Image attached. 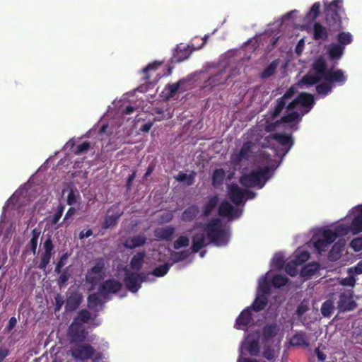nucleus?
<instances>
[{
	"mask_svg": "<svg viewBox=\"0 0 362 362\" xmlns=\"http://www.w3.org/2000/svg\"><path fill=\"white\" fill-rule=\"evenodd\" d=\"M228 194L235 205L245 203L247 199H253L256 196L255 192L243 189L237 184H232L228 187Z\"/></svg>",
	"mask_w": 362,
	"mask_h": 362,
	"instance_id": "f8f14e48",
	"label": "nucleus"
},
{
	"mask_svg": "<svg viewBox=\"0 0 362 362\" xmlns=\"http://www.w3.org/2000/svg\"><path fill=\"white\" fill-rule=\"evenodd\" d=\"M341 284L344 286H353L355 284V279L353 277L344 278L341 280Z\"/></svg>",
	"mask_w": 362,
	"mask_h": 362,
	"instance_id": "4d7b16f0",
	"label": "nucleus"
},
{
	"mask_svg": "<svg viewBox=\"0 0 362 362\" xmlns=\"http://www.w3.org/2000/svg\"><path fill=\"white\" fill-rule=\"evenodd\" d=\"M310 257V254L308 251L298 248L294 253L293 259H292L296 264L300 265L306 262Z\"/></svg>",
	"mask_w": 362,
	"mask_h": 362,
	"instance_id": "c85d7f7f",
	"label": "nucleus"
},
{
	"mask_svg": "<svg viewBox=\"0 0 362 362\" xmlns=\"http://www.w3.org/2000/svg\"><path fill=\"white\" fill-rule=\"evenodd\" d=\"M71 356L77 360L86 361L93 358L94 362H99L103 358V354L95 352V349L88 344H78L71 349Z\"/></svg>",
	"mask_w": 362,
	"mask_h": 362,
	"instance_id": "9d476101",
	"label": "nucleus"
},
{
	"mask_svg": "<svg viewBox=\"0 0 362 362\" xmlns=\"http://www.w3.org/2000/svg\"><path fill=\"white\" fill-rule=\"evenodd\" d=\"M69 336L72 341H81L86 338L83 325L75 319L69 326Z\"/></svg>",
	"mask_w": 362,
	"mask_h": 362,
	"instance_id": "dca6fc26",
	"label": "nucleus"
},
{
	"mask_svg": "<svg viewBox=\"0 0 362 362\" xmlns=\"http://www.w3.org/2000/svg\"><path fill=\"white\" fill-rule=\"evenodd\" d=\"M277 67V62H272L262 72L261 77L262 78H267L272 76Z\"/></svg>",
	"mask_w": 362,
	"mask_h": 362,
	"instance_id": "c03bdc74",
	"label": "nucleus"
},
{
	"mask_svg": "<svg viewBox=\"0 0 362 362\" xmlns=\"http://www.w3.org/2000/svg\"><path fill=\"white\" fill-rule=\"evenodd\" d=\"M76 211V210L75 208L71 207L66 212L64 216V220L69 219L70 217H71L75 214Z\"/></svg>",
	"mask_w": 362,
	"mask_h": 362,
	"instance_id": "338daca9",
	"label": "nucleus"
},
{
	"mask_svg": "<svg viewBox=\"0 0 362 362\" xmlns=\"http://www.w3.org/2000/svg\"><path fill=\"white\" fill-rule=\"evenodd\" d=\"M43 248L45 252L41 257V261L38 266V267L41 269H45L51 259L53 245L50 238L47 239L44 242Z\"/></svg>",
	"mask_w": 362,
	"mask_h": 362,
	"instance_id": "a211bd4d",
	"label": "nucleus"
},
{
	"mask_svg": "<svg viewBox=\"0 0 362 362\" xmlns=\"http://www.w3.org/2000/svg\"><path fill=\"white\" fill-rule=\"evenodd\" d=\"M279 327L276 324L267 325L263 329V337L266 341H269L272 338L276 335L279 332Z\"/></svg>",
	"mask_w": 362,
	"mask_h": 362,
	"instance_id": "c756f323",
	"label": "nucleus"
},
{
	"mask_svg": "<svg viewBox=\"0 0 362 362\" xmlns=\"http://www.w3.org/2000/svg\"><path fill=\"white\" fill-rule=\"evenodd\" d=\"M160 65L159 63L154 62L153 64H148L147 66L143 69L144 73H146L147 71L150 70L155 69L156 67H158Z\"/></svg>",
	"mask_w": 362,
	"mask_h": 362,
	"instance_id": "052dcab7",
	"label": "nucleus"
},
{
	"mask_svg": "<svg viewBox=\"0 0 362 362\" xmlns=\"http://www.w3.org/2000/svg\"><path fill=\"white\" fill-rule=\"evenodd\" d=\"M344 47L341 45L331 44L327 49L329 57L332 59H339L343 54Z\"/></svg>",
	"mask_w": 362,
	"mask_h": 362,
	"instance_id": "a878e982",
	"label": "nucleus"
},
{
	"mask_svg": "<svg viewBox=\"0 0 362 362\" xmlns=\"http://www.w3.org/2000/svg\"><path fill=\"white\" fill-rule=\"evenodd\" d=\"M8 355V350L7 349L3 348L0 349V362H2L3 360Z\"/></svg>",
	"mask_w": 362,
	"mask_h": 362,
	"instance_id": "0e129e2a",
	"label": "nucleus"
},
{
	"mask_svg": "<svg viewBox=\"0 0 362 362\" xmlns=\"http://www.w3.org/2000/svg\"><path fill=\"white\" fill-rule=\"evenodd\" d=\"M92 234H93V232L90 229L87 230L86 232L83 230L79 233V238L83 239L85 238H88L90 235H92Z\"/></svg>",
	"mask_w": 362,
	"mask_h": 362,
	"instance_id": "e2e57ef3",
	"label": "nucleus"
},
{
	"mask_svg": "<svg viewBox=\"0 0 362 362\" xmlns=\"http://www.w3.org/2000/svg\"><path fill=\"white\" fill-rule=\"evenodd\" d=\"M350 246L356 252L362 250V238H354L350 243Z\"/></svg>",
	"mask_w": 362,
	"mask_h": 362,
	"instance_id": "603ef678",
	"label": "nucleus"
},
{
	"mask_svg": "<svg viewBox=\"0 0 362 362\" xmlns=\"http://www.w3.org/2000/svg\"><path fill=\"white\" fill-rule=\"evenodd\" d=\"M156 112L158 114L156 116L158 120H161L164 118H170L171 117L169 113L167 114V116L164 115L163 111L159 109H156Z\"/></svg>",
	"mask_w": 362,
	"mask_h": 362,
	"instance_id": "bf43d9fd",
	"label": "nucleus"
},
{
	"mask_svg": "<svg viewBox=\"0 0 362 362\" xmlns=\"http://www.w3.org/2000/svg\"><path fill=\"white\" fill-rule=\"evenodd\" d=\"M291 344L292 346L308 347L309 346L308 338L305 333H296L291 339Z\"/></svg>",
	"mask_w": 362,
	"mask_h": 362,
	"instance_id": "393cba45",
	"label": "nucleus"
},
{
	"mask_svg": "<svg viewBox=\"0 0 362 362\" xmlns=\"http://www.w3.org/2000/svg\"><path fill=\"white\" fill-rule=\"evenodd\" d=\"M288 278L283 275H276L272 279V284L276 288H280L286 284Z\"/></svg>",
	"mask_w": 362,
	"mask_h": 362,
	"instance_id": "49530a36",
	"label": "nucleus"
},
{
	"mask_svg": "<svg viewBox=\"0 0 362 362\" xmlns=\"http://www.w3.org/2000/svg\"><path fill=\"white\" fill-rule=\"evenodd\" d=\"M183 83L182 81H179L177 83L168 84L166 86L167 97L172 98L175 95V94L180 90V86Z\"/></svg>",
	"mask_w": 362,
	"mask_h": 362,
	"instance_id": "ea45409f",
	"label": "nucleus"
},
{
	"mask_svg": "<svg viewBox=\"0 0 362 362\" xmlns=\"http://www.w3.org/2000/svg\"><path fill=\"white\" fill-rule=\"evenodd\" d=\"M189 238L186 236H180L175 243V249H179L182 247H186L189 245Z\"/></svg>",
	"mask_w": 362,
	"mask_h": 362,
	"instance_id": "3c124183",
	"label": "nucleus"
},
{
	"mask_svg": "<svg viewBox=\"0 0 362 362\" xmlns=\"http://www.w3.org/2000/svg\"><path fill=\"white\" fill-rule=\"evenodd\" d=\"M64 206L62 205H60L58 207L57 211L56 214L52 216L51 223L52 224H57L61 217L62 216L63 212H64Z\"/></svg>",
	"mask_w": 362,
	"mask_h": 362,
	"instance_id": "864d4df0",
	"label": "nucleus"
},
{
	"mask_svg": "<svg viewBox=\"0 0 362 362\" xmlns=\"http://www.w3.org/2000/svg\"><path fill=\"white\" fill-rule=\"evenodd\" d=\"M308 310V306L305 303H301L296 310L298 315L301 316Z\"/></svg>",
	"mask_w": 362,
	"mask_h": 362,
	"instance_id": "6e6d98bb",
	"label": "nucleus"
},
{
	"mask_svg": "<svg viewBox=\"0 0 362 362\" xmlns=\"http://www.w3.org/2000/svg\"><path fill=\"white\" fill-rule=\"evenodd\" d=\"M110 213L111 211L110 210L105 218V221L103 223L104 228H109L115 226L117 224L119 218L122 214L121 211H117L115 214Z\"/></svg>",
	"mask_w": 362,
	"mask_h": 362,
	"instance_id": "bb28decb",
	"label": "nucleus"
},
{
	"mask_svg": "<svg viewBox=\"0 0 362 362\" xmlns=\"http://www.w3.org/2000/svg\"><path fill=\"white\" fill-rule=\"evenodd\" d=\"M263 356L268 360H272L274 358V352L270 349H267L263 352Z\"/></svg>",
	"mask_w": 362,
	"mask_h": 362,
	"instance_id": "13d9d810",
	"label": "nucleus"
},
{
	"mask_svg": "<svg viewBox=\"0 0 362 362\" xmlns=\"http://www.w3.org/2000/svg\"><path fill=\"white\" fill-rule=\"evenodd\" d=\"M145 257V252H138L134 257H132L131 262H130V267L132 269L139 271L144 262V258Z\"/></svg>",
	"mask_w": 362,
	"mask_h": 362,
	"instance_id": "2f4dec72",
	"label": "nucleus"
},
{
	"mask_svg": "<svg viewBox=\"0 0 362 362\" xmlns=\"http://www.w3.org/2000/svg\"><path fill=\"white\" fill-rule=\"evenodd\" d=\"M40 235V230L36 228L32 230L31 238L25 247L26 252L30 250L34 255H35Z\"/></svg>",
	"mask_w": 362,
	"mask_h": 362,
	"instance_id": "5701e85b",
	"label": "nucleus"
},
{
	"mask_svg": "<svg viewBox=\"0 0 362 362\" xmlns=\"http://www.w3.org/2000/svg\"><path fill=\"white\" fill-rule=\"evenodd\" d=\"M320 4L319 2L315 3L308 13L306 18L309 21H314L319 15Z\"/></svg>",
	"mask_w": 362,
	"mask_h": 362,
	"instance_id": "a18cd8bd",
	"label": "nucleus"
},
{
	"mask_svg": "<svg viewBox=\"0 0 362 362\" xmlns=\"http://www.w3.org/2000/svg\"><path fill=\"white\" fill-rule=\"evenodd\" d=\"M320 265L317 262L309 263L305 265L300 272V276L303 278L308 279L315 274L319 269Z\"/></svg>",
	"mask_w": 362,
	"mask_h": 362,
	"instance_id": "cd10ccee",
	"label": "nucleus"
},
{
	"mask_svg": "<svg viewBox=\"0 0 362 362\" xmlns=\"http://www.w3.org/2000/svg\"><path fill=\"white\" fill-rule=\"evenodd\" d=\"M122 287V284L115 280L106 281L99 288L98 293H93L88 298V307L97 310L103 303L100 297L107 298L109 294L116 293Z\"/></svg>",
	"mask_w": 362,
	"mask_h": 362,
	"instance_id": "1a4fd4ad",
	"label": "nucleus"
},
{
	"mask_svg": "<svg viewBox=\"0 0 362 362\" xmlns=\"http://www.w3.org/2000/svg\"><path fill=\"white\" fill-rule=\"evenodd\" d=\"M226 173L223 169L214 170L212 176V184L214 186L220 185L224 180Z\"/></svg>",
	"mask_w": 362,
	"mask_h": 362,
	"instance_id": "e433bc0d",
	"label": "nucleus"
},
{
	"mask_svg": "<svg viewBox=\"0 0 362 362\" xmlns=\"http://www.w3.org/2000/svg\"><path fill=\"white\" fill-rule=\"evenodd\" d=\"M334 310V305L332 300L324 302L321 307V313L324 317H330Z\"/></svg>",
	"mask_w": 362,
	"mask_h": 362,
	"instance_id": "4c0bfd02",
	"label": "nucleus"
},
{
	"mask_svg": "<svg viewBox=\"0 0 362 362\" xmlns=\"http://www.w3.org/2000/svg\"><path fill=\"white\" fill-rule=\"evenodd\" d=\"M16 322H17V320H16V317H11L8 321L7 329L11 330L16 326Z\"/></svg>",
	"mask_w": 362,
	"mask_h": 362,
	"instance_id": "680f3d73",
	"label": "nucleus"
},
{
	"mask_svg": "<svg viewBox=\"0 0 362 362\" xmlns=\"http://www.w3.org/2000/svg\"><path fill=\"white\" fill-rule=\"evenodd\" d=\"M294 93L295 88L291 87L281 98L278 99L272 115L275 117L284 110V116L281 121L267 123L265 126V130L267 132L274 130L281 122L293 130L298 129V123L301 120L302 116L311 110L314 100L312 95L305 93H301L293 100Z\"/></svg>",
	"mask_w": 362,
	"mask_h": 362,
	"instance_id": "f03ea898",
	"label": "nucleus"
},
{
	"mask_svg": "<svg viewBox=\"0 0 362 362\" xmlns=\"http://www.w3.org/2000/svg\"><path fill=\"white\" fill-rule=\"evenodd\" d=\"M218 198L217 196H213L209 198L207 202L204 207V214L209 216L214 208L217 206Z\"/></svg>",
	"mask_w": 362,
	"mask_h": 362,
	"instance_id": "72a5a7b5",
	"label": "nucleus"
},
{
	"mask_svg": "<svg viewBox=\"0 0 362 362\" xmlns=\"http://www.w3.org/2000/svg\"><path fill=\"white\" fill-rule=\"evenodd\" d=\"M175 229L171 226L160 228L155 230V236L161 240H170L174 234Z\"/></svg>",
	"mask_w": 362,
	"mask_h": 362,
	"instance_id": "412c9836",
	"label": "nucleus"
},
{
	"mask_svg": "<svg viewBox=\"0 0 362 362\" xmlns=\"http://www.w3.org/2000/svg\"><path fill=\"white\" fill-rule=\"evenodd\" d=\"M342 2L343 0H334L332 3L328 4L327 0L323 1L325 6V20L329 25V30L320 23H315L313 28V35L315 40L325 41L329 34H332V33L340 28V13L342 11Z\"/></svg>",
	"mask_w": 362,
	"mask_h": 362,
	"instance_id": "423d86ee",
	"label": "nucleus"
},
{
	"mask_svg": "<svg viewBox=\"0 0 362 362\" xmlns=\"http://www.w3.org/2000/svg\"><path fill=\"white\" fill-rule=\"evenodd\" d=\"M252 311L257 312L252 308V305L247 308L244 309L240 315L238 317L235 327L237 329H241L242 326H247L249 325L252 319L253 314Z\"/></svg>",
	"mask_w": 362,
	"mask_h": 362,
	"instance_id": "f3484780",
	"label": "nucleus"
},
{
	"mask_svg": "<svg viewBox=\"0 0 362 362\" xmlns=\"http://www.w3.org/2000/svg\"><path fill=\"white\" fill-rule=\"evenodd\" d=\"M297 266L298 265L296 264L293 260L290 261L286 265V273L291 276H296L298 272L296 269Z\"/></svg>",
	"mask_w": 362,
	"mask_h": 362,
	"instance_id": "8fccbe9b",
	"label": "nucleus"
},
{
	"mask_svg": "<svg viewBox=\"0 0 362 362\" xmlns=\"http://www.w3.org/2000/svg\"><path fill=\"white\" fill-rule=\"evenodd\" d=\"M240 74L239 69H235L230 75H228L225 69H222L213 74L204 82V88L211 89L218 85L223 84L229 77Z\"/></svg>",
	"mask_w": 362,
	"mask_h": 362,
	"instance_id": "4468645a",
	"label": "nucleus"
},
{
	"mask_svg": "<svg viewBox=\"0 0 362 362\" xmlns=\"http://www.w3.org/2000/svg\"><path fill=\"white\" fill-rule=\"evenodd\" d=\"M338 307L339 310L343 311L350 310L354 308L353 302L346 296L341 295L338 302Z\"/></svg>",
	"mask_w": 362,
	"mask_h": 362,
	"instance_id": "f704fd0d",
	"label": "nucleus"
},
{
	"mask_svg": "<svg viewBox=\"0 0 362 362\" xmlns=\"http://www.w3.org/2000/svg\"><path fill=\"white\" fill-rule=\"evenodd\" d=\"M267 144H262V148H269V145H276L278 148H271L269 151L259 149L260 144L257 142V138H251L244 142L239 151H235L230 156V163L235 169L241 168L244 163L253 158L256 153L257 162L265 163L266 159L272 157H284L293 146L291 137L288 135L274 134L267 137Z\"/></svg>",
	"mask_w": 362,
	"mask_h": 362,
	"instance_id": "f257e3e1",
	"label": "nucleus"
},
{
	"mask_svg": "<svg viewBox=\"0 0 362 362\" xmlns=\"http://www.w3.org/2000/svg\"><path fill=\"white\" fill-rule=\"evenodd\" d=\"M81 300L77 295L70 296L66 302V310L69 311L74 310L79 305Z\"/></svg>",
	"mask_w": 362,
	"mask_h": 362,
	"instance_id": "c9c22d12",
	"label": "nucleus"
},
{
	"mask_svg": "<svg viewBox=\"0 0 362 362\" xmlns=\"http://www.w3.org/2000/svg\"><path fill=\"white\" fill-rule=\"evenodd\" d=\"M90 318L91 314L88 310H83L78 313L75 320L83 325V323L88 322Z\"/></svg>",
	"mask_w": 362,
	"mask_h": 362,
	"instance_id": "de8ad7c7",
	"label": "nucleus"
},
{
	"mask_svg": "<svg viewBox=\"0 0 362 362\" xmlns=\"http://www.w3.org/2000/svg\"><path fill=\"white\" fill-rule=\"evenodd\" d=\"M241 211L237 207L233 206L228 201L225 200L221 202L218 207V214L221 216L229 219L238 218L241 215Z\"/></svg>",
	"mask_w": 362,
	"mask_h": 362,
	"instance_id": "2eb2a0df",
	"label": "nucleus"
},
{
	"mask_svg": "<svg viewBox=\"0 0 362 362\" xmlns=\"http://www.w3.org/2000/svg\"><path fill=\"white\" fill-rule=\"evenodd\" d=\"M228 241V229L222 225L220 219L215 218L206 223L200 233L195 234L192 241V249L197 252L209 243L221 247L226 245Z\"/></svg>",
	"mask_w": 362,
	"mask_h": 362,
	"instance_id": "20e7f679",
	"label": "nucleus"
},
{
	"mask_svg": "<svg viewBox=\"0 0 362 362\" xmlns=\"http://www.w3.org/2000/svg\"><path fill=\"white\" fill-rule=\"evenodd\" d=\"M167 252L170 253V259L173 261V263L183 260L188 256V252L187 251L176 252L167 250Z\"/></svg>",
	"mask_w": 362,
	"mask_h": 362,
	"instance_id": "a19ab883",
	"label": "nucleus"
},
{
	"mask_svg": "<svg viewBox=\"0 0 362 362\" xmlns=\"http://www.w3.org/2000/svg\"><path fill=\"white\" fill-rule=\"evenodd\" d=\"M352 35L349 32H342L338 35L339 45H341L343 47L350 44L352 42Z\"/></svg>",
	"mask_w": 362,
	"mask_h": 362,
	"instance_id": "37998d69",
	"label": "nucleus"
},
{
	"mask_svg": "<svg viewBox=\"0 0 362 362\" xmlns=\"http://www.w3.org/2000/svg\"><path fill=\"white\" fill-rule=\"evenodd\" d=\"M346 80V77L341 69L327 71L325 59L319 57L315 61L313 69L302 78L298 86L309 87L321 81H328L331 85L333 83L343 85Z\"/></svg>",
	"mask_w": 362,
	"mask_h": 362,
	"instance_id": "39448f33",
	"label": "nucleus"
},
{
	"mask_svg": "<svg viewBox=\"0 0 362 362\" xmlns=\"http://www.w3.org/2000/svg\"><path fill=\"white\" fill-rule=\"evenodd\" d=\"M245 347L248 352L252 356H257L259 353V344L257 340H252L251 337L248 336L246 338L245 342L242 344V347L240 348V354L242 355V349Z\"/></svg>",
	"mask_w": 362,
	"mask_h": 362,
	"instance_id": "4be33fe9",
	"label": "nucleus"
},
{
	"mask_svg": "<svg viewBox=\"0 0 362 362\" xmlns=\"http://www.w3.org/2000/svg\"><path fill=\"white\" fill-rule=\"evenodd\" d=\"M351 214L353 215L351 223L338 224L334 230L329 228H318L315 230L311 239L315 250L320 255L326 252L337 236H343L351 232L354 235L362 231V205L354 207Z\"/></svg>",
	"mask_w": 362,
	"mask_h": 362,
	"instance_id": "7ed1b4c3",
	"label": "nucleus"
},
{
	"mask_svg": "<svg viewBox=\"0 0 362 362\" xmlns=\"http://www.w3.org/2000/svg\"><path fill=\"white\" fill-rule=\"evenodd\" d=\"M324 82L321 84H319L316 86V90L319 95H326L329 92H331L332 89V85L330 84L329 82L323 81Z\"/></svg>",
	"mask_w": 362,
	"mask_h": 362,
	"instance_id": "58836bf2",
	"label": "nucleus"
},
{
	"mask_svg": "<svg viewBox=\"0 0 362 362\" xmlns=\"http://www.w3.org/2000/svg\"><path fill=\"white\" fill-rule=\"evenodd\" d=\"M79 196V193L77 190H74L71 189L67 196V204L69 205H73L76 204Z\"/></svg>",
	"mask_w": 362,
	"mask_h": 362,
	"instance_id": "09e8293b",
	"label": "nucleus"
},
{
	"mask_svg": "<svg viewBox=\"0 0 362 362\" xmlns=\"http://www.w3.org/2000/svg\"><path fill=\"white\" fill-rule=\"evenodd\" d=\"M146 238L144 235H136L129 238L124 243V246L129 249H133L145 244Z\"/></svg>",
	"mask_w": 362,
	"mask_h": 362,
	"instance_id": "b1692460",
	"label": "nucleus"
},
{
	"mask_svg": "<svg viewBox=\"0 0 362 362\" xmlns=\"http://www.w3.org/2000/svg\"><path fill=\"white\" fill-rule=\"evenodd\" d=\"M194 176L195 173L194 172L189 174L180 172L175 178L180 182L185 183L187 185H192L194 183Z\"/></svg>",
	"mask_w": 362,
	"mask_h": 362,
	"instance_id": "473e14b6",
	"label": "nucleus"
},
{
	"mask_svg": "<svg viewBox=\"0 0 362 362\" xmlns=\"http://www.w3.org/2000/svg\"><path fill=\"white\" fill-rule=\"evenodd\" d=\"M105 261L103 258L95 260V265L87 272L86 280L92 284L91 289L103 279Z\"/></svg>",
	"mask_w": 362,
	"mask_h": 362,
	"instance_id": "ddd939ff",
	"label": "nucleus"
},
{
	"mask_svg": "<svg viewBox=\"0 0 362 362\" xmlns=\"http://www.w3.org/2000/svg\"><path fill=\"white\" fill-rule=\"evenodd\" d=\"M170 267V265L168 264L160 265L153 269L152 273L147 274L144 273L138 274L136 272H131L127 270L124 279L125 285L130 291L136 293L140 288L143 281L153 280V276H163L168 272Z\"/></svg>",
	"mask_w": 362,
	"mask_h": 362,
	"instance_id": "6e6552de",
	"label": "nucleus"
},
{
	"mask_svg": "<svg viewBox=\"0 0 362 362\" xmlns=\"http://www.w3.org/2000/svg\"><path fill=\"white\" fill-rule=\"evenodd\" d=\"M344 246V241L339 240L338 242L335 243L328 254L329 259L331 261H336L339 259Z\"/></svg>",
	"mask_w": 362,
	"mask_h": 362,
	"instance_id": "aec40b11",
	"label": "nucleus"
},
{
	"mask_svg": "<svg viewBox=\"0 0 362 362\" xmlns=\"http://www.w3.org/2000/svg\"><path fill=\"white\" fill-rule=\"evenodd\" d=\"M90 147V143L85 141L83 144H80L77 146L76 153L78 155H80L86 151H88V149Z\"/></svg>",
	"mask_w": 362,
	"mask_h": 362,
	"instance_id": "5fc2aeb1",
	"label": "nucleus"
},
{
	"mask_svg": "<svg viewBox=\"0 0 362 362\" xmlns=\"http://www.w3.org/2000/svg\"><path fill=\"white\" fill-rule=\"evenodd\" d=\"M250 173H244L240 178V182L247 187H258L262 188L267 180L272 176V172L278 165L275 158L266 159L265 163Z\"/></svg>",
	"mask_w": 362,
	"mask_h": 362,
	"instance_id": "0eeeda50",
	"label": "nucleus"
},
{
	"mask_svg": "<svg viewBox=\"0 0 362 362\" xmlns=\"http://www.w3.org/2000/svg\"><path fill=\"white\" fill-rule=\"evenodd\" d=\"M199 213V208L192 205L186 209L182 214L181 218L182 221H189L194 219Z\"/></svg>",
	"mask_w": 362,
	"mask_h": 362,
	"instance_id": "7c9ffc66",
	"label": "nucleus"
},
{
	"mask_svg": "<svg viewBox=\"0 0 362 362\" xmlns=\"http://www.w3.org/2000/svg\"><path fill=\"white\" fill-rule=\"evenodd\" d=\"M268 274L269 272L259 279L257 296L252 303V308L256 311L263 310L267 303V296L270 291L269 285L267 281Z\"/></svg>",
	"mask_w": 362,
	"mask_h": 362,
	"instance_id": "9b49d317",
	"label": "nucleus"
},
{
	"mask_svg": "<svg viewBox=\"0 0 362 362\" xmlns=\"http://www.w3.org/2000/svg\"><path fill=\"white\" fill-rule=\"evenodd\" d=\"M192 49L188 46L182 45H178L173 54V59L175 62H180L187 59L191 54Z\"/></svg>",
	"mask_w": 362,
	"mask_h": 362,
	"instance_id": "6ab92c4d",
	"label": "nucleus"
},
{
	"mask_svg": "<svg viewBox=\"0 0 362 362\" xmlns=\"http://www.w3.org/2000/svg\"><path fill=\"white\" fill-rule=\"evenodd\" d=\"M354 272L357 274H362V261H360L354 268Z\"/></svg>",
	"mask_w": 362,
	"mask_h": 362,
	"instance_id": "774afa93",
	"label": "nucleus"
},
{
	"mask_svg": "<svg viewBox=\"0 0 362 362\" xmlns=\"http://www.w3.org/2000/svg\"><path fill=\"white\" fill-rule=\"evenodd\" d=\"M284 263V257L281 254H276L272 259L271 266L274 269H279L283 267Z\"/></svg>",
	"mask_w": 362,
	"mask_h": 362,
	"instance_id": "79ce46f5",
	"label": "nucleus"
},
{
	"mask_svg": "<svg viewBox=\"0 0 362 362\" xmlns=\"http://www.w3.org/2000/svg\"><path fill=\"white\" fill-rule=\"evenodd\" d=\"M315 354H316V355H317V358H318L320 361H324V360H325V358H326V355H325L324 353L321 352V351H320L319 348L315 349Z\"/></svg>",
	"mask_w": 362,
	"mask_h": 362,
	"instance_id": "69168bd1",
	"label": "nucleus"
}]
</instances>
